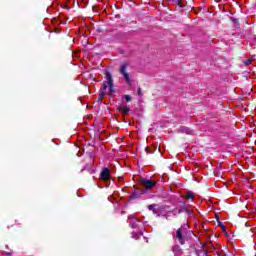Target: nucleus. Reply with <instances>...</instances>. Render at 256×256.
<instances>
[{"label": "nucleus", "mask_w": 256, "mask_h": 256, "mask_svg": "<svg viewBox=\"0 0 256 256\" xmlns=\"http://www.w3.org/2000/svg\"><path fill=\"white\" fill-rule=\"evenodd\" d=\"M107 87L110 91V93L113 92V78L111 77V74H106V82L103 84V86L100 88L99 95L100 97H105L107 93Z\"/></svg>", "instance_id": "obj_1"}, {"label": "nucleus", "mask_w": 256, "mask_h": 256, "mask_svg": "<svg viewBox=\"0 0 256 256\" xmlns=\"http://www.w3.org/2000/svg\"><path fill=\"white\" fill-rule=\"evenodd\" d=\"M187 237V231L185 228H179L176 231V239L179 241L181 245L185 243V238Z\"/></svg>", "instance_id": "obj_2"}, {"label": "nucleus", "mask_w": 256, "mask_h": 256, "mask_svg": "<svg viewBox=\"0 0 256 256\" xmlns=\"http://www.w3.org/2000/svg\"><path fill=\"white\" fill-rule=\"evenodd\" d=\"M120 73L125 79L128 85H131V78L129 77V73H127V64H123L120 66Z\"/></svg>", "instance_id": "obj_3"}, {"label": "nucleus", "mask_w": 256, "mask_h": 256, "mask_svg": "<svg viewBox=\"0 0 256 256\" xmlns=\"http://www.w3.org/2000/svg\"><path fill=\"white\" fill-rule=\"evenodd\" d=\"M141 185L144 187V189H153V187H155V185H157V182L153 181V180H149V179H142L141 180Z\"/></svg>", "instance_id": "obj_4"}, {"label": "nucleus", "mask_w": 256, "mask_h": 256, "mask_svg": "<svg viewBox=\"0 0 256 256\" xmlns=\"http://www.w3.org/2000/svg\"><path fill=\"white\" fill-rule=\"evenodd\" d=\"M110 177L111 171L109 170V168H104L100 173V178L102 179V181H109Z\"/></svg>", "instance_id": "obj_5"}, {"label": "nucleus", "mask_w": 256, "mask_h": 256, "mask_svg": "<svg viewBox=\"0 0 256 256\" xmlns=\"http://www.w3.org/2000/svg\"><path fill=\"white\" fill-rule=\"evenodd\" d=\"M129 219V224L131 227L135 228L137 227V223H139V219H137V217H135V215H130L128 217Z\"/></svg>", "instance_id": "obj_6"}, {"label": "nucleus", "mask_w": 256, "mask_h": 256, "mask_svg": "<svg viewBox=\"0 0 256 256\" xmlns=\"http://www.w3.org/2000/svg\"><path fill=\"white\" fill-rule=\"evenodd\" d=\"M119 111L122 115H129V108L127 106H120Z\"/></svg>", "instance_id": "obj_7"}, {"label": "nucleus", "mask_w": 256, "mask_h": 256, "mask_svg": "<svg viewBox=\"0 0 256 256\" xmlns=\"http://www.w3.org/2000/svg\"><path fill=\"white\" fill-rule=\"evenodd\" d=\"M182 133H186V135H195V131L187 127L182 128Z\"/></svg>", "instance_id": "obj_8"}, {"label": "nucleus", "mask_w": 256, "mask_h": 256, "mask_svg": "<svg viewBox=\"0 0 256 256\" xmlns=\"http://www.w3.org/2000/svg\"><path fill=\"white\" fill-rule=\"evenodd\" d=\"M193 197H195V194L191 191L185 194V199H193Z\"/></svg>", "instance_id": "obj_9"}, {"label": "nucleus", "mask_w": 256, "mask_h": 256, "mask_svg": "<svg viewBox=\"0 0 256 256\" xmlns=\"http://www.w3.org/2000/svg\"><path fill=\"white\" fill-rule=\"evenodd\" d=\"M123 99H125V101H127L129 103V101H131V96L130 95H124Z\"/></svg>", "instance_id": "obj_10"}, {"label": "nucleus", "mask_w": 256, "mask_h": 256, "mask_svg": "<svg viewBox=\"0 0 256 256\" xmlns=\"http://www.w3.org/2000/svg\"><path fill=\"white\" fill-rule=\"evenodd\" d=\"M148 209H149V211H153V213H155V206L154 205H149Z\"/></svg>", "instance_id": "obj_11"}, {"label": "nucleus", "mask_w": 256, "mask_h": 256, "mask_svg": "<svg viewBox=\"0 0 256 256\" xmlns=\"http://www.w3.org/2000/svg\"><path fill=\"white\" fill-rule=\"evenodd\" d=\"M177 213H181V210L174 209V210H173V214H174V215H177Z\"/></svg>", "instance_id": "obj_12"}, {"label": "nucleus", "mask_w": 256, "mask_h": 256, "mask_svg": "<svg viewBox=\"0 0 256 256\" xmlns=\"http://www.w3.org/2000/svg\"><path fill=\"white\" fill-rule=\"evenodd\" d=\"M137 95H139V96L143 95V94L141 93V88L138 89Z\"/></svg>", "instance_id": "obj_13"}, {"label": "nucleus", "mask_w": 256, "mask_h": 256, "mask_svg": "<svg viewBox=\"0 0 256 256\" xmlns=\"http://www.w3.org/2000/svg\"><path fill=\"white\" fill-rule=\"evenodd\" d=\"M251 60L246 61V65H250Z\"/></svg>", "instance_id": "obj_14"}, {"label": "nucleus", "mask_w": 256, "mask_h": 256, "mask_svg": "<svg viewBox=\"0 0 256 256\" xmlns=\"http://www.w3.org/2000/svg\"><path fill=\"white\" fill-rule=\"evenodd\" d=\"M146 151H147L148 153H153V151H150L149 148H146Z\"/></svg>", "instance_id": "obj_15"}]
</instances>
